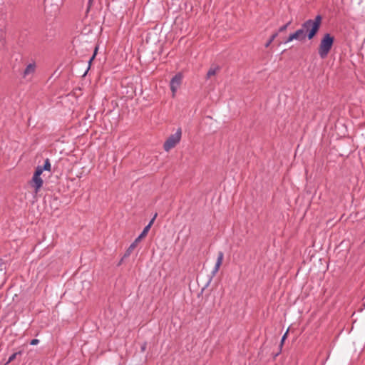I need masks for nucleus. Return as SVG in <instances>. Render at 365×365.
Returning <instances> with one entry per match:
<instances>
[{
    "label": "nucleus",
    "mask_w": 365,
    "mask_h": 365,
    "mask_svg": "<svg viewBox=\"0 0 365 365\" xmlns=\"http://www.w3.org/2000/svg\"><path fill=\"white\" fill-rule=\"evenodd\" d=\"M322 16L318 14L314 19H307L302 24L308 40H312L317 36L322 26Z\"/></svg>",
    "instance_id": "obj_1"
},
{
    "label": "nucleus",
    "mask_w": 365,
    "mask_h": 365,
    "mask_svg": "<svg viewBox=\"0 0 365 365\" xmlns=\"http://www.w3.org/2000/svg\"><path fill=\"white\" fill-rule=\"evenodd\" d=\"M334 41L335 38L331 34L326 33L324 34L318 48V53L322 59L327 57L334 43Z\"/></svg>",
    "instance_id": "obj_2"
},
{
    "label": "nucleus",
    "mask_w": 365,
    "mask_h": 365,
    "mask_svg": "<svg viewBox=\"0 0 365 365\" xmlns=\"http://www.w3.org/2000/svg\"><path fill=\"white\" fill-rule=\"evenodd\" d=\"M158 214L155 213L153 217L150 220L149 223L143 228L141 233L139 235V236L128 247V248L126 250L125 252L124 253V257H128L130 255V254L133 252L134 249L137 247V245L138 242H140L144 237H145L150 230L151 226L153 225Z\"/></svg>",
    "instance_id": "obj_3"
},
{
    "label": "nucleus",
    "mask_w": 365,
    "mask_h": 365,
    "mask_svg": "<svg viewBox=\"0 0 365 365\" xmlns=\"http://www.w3.org/2000/svg\"><path fill=\"white\" fill-rule=\"evenodd\" d=\"M182 137V129L178 128L175 133L170 135L163 144V148L165 151H169L175 148L176 145L180 141Z\"/></svg>",
    "instance_id": "obj_4"
},
{
    "label": "nucleus",
    "mask_w": 365,
    "mask_h": 365,
    "mask_svg": "<svg viewBox=\"0 0 365 365\" xmlns=\"http://www.w3.org/2000/svg\"><path fill=\"white\" fill-rule=\"evenodd\" d=\"M307 38V36L304 33V30L302 26L300 29L296 30L293 33L289 34L288 37L284 38L283 41L279 43V45L281 43H287L294 40L298 41L299 42H304Z\"/></svg>",
    "instance_id": "obj_5"
},
{
    "label": "nucleus",
    "mask_w": 365,
    "mask_h": 365,
    "mask_svg": "<svg viewBox=\"0 0 365 365\" xmlns=\"http://www.w3.org/2000/svg\"><path fill=\"white\" fill-rule=\"evenodd\" d=\"M223 257H224V253L222 252V251H220L218 252V254H217V262L215 263V268L214 269L212 270V274L211 276L209 277V279L207 281V282L206 283V284L205 285V287L201 289V292L200 293L198 294V297L200 295H201L202 294V292H204V290L209 286L210 283L211 282L212 279V277L215 275V274L218 272L220 266L222 265V261H223Z\"/></svg>",
    "instance_id": "obj_6"
},
{
    "label": "nucleus",
    "mask_w": 365,
    "mask_h": 365,
    "mask_svg": "<svg viewBox=\"0 0 365 365\" xmlns=\"http://www.w3.org/2000/svg\"><path fill=\"white\" fill-rule=\"evenodd\" d=\"M182 74L181 73H176L171 79L170 82V87L172 91V96L175 97V93L178 88L182 83Z\"/></svg>",
    "instance_id": "obj_7"
},
{
    "label": "nucleus",
    "mask_w": 365,
    "mask_h": 365,
    "mask_svg": "<svg viewBox=\"0 0 365 365\" xmlns=\"http://www.w3.org/2000/svg\"><path fill=\"white\" fill-rule=\"evenodd\" d=\"M43 184V180L41 176L33 175L29 181V185L34 189V192L38 193Z\"/></svg>",
    "instance_id": "obj_8"
},
{
    "label": "nucleus",
    "mask_w": 365,
    "mask_h": 365,
    "mask_svg": "<svg viewBox=\"0 0 365 365\" xmlns=\"http://www.w3.org/2000/svg\"><path fill=\"white\" fill-rule=\"evenodd\" d=\"M288 334H289V329L286 331V332L284 334V335L282 336V337L281 339V341H280V343L279 345V351L277 353H275L274 354H273L274 359H275L276 357L281 354L284 341L287 339Z\"/></svg>",
    "instance_id": "obj_9"
},
{
    "label": "nucleus",
    "mask_w": 365,
    "mask_h": 365,
    "mask_svg": "<svg viewBox=\"0 0 365 365\" xmlns=\"http://www.w3.org/2000/svg\"><path fill=\"white\" fill-rule=\"evenodd\" d=\"M36 65L35 63H29L24 71V77H26L27 75L30 73H33L35 71Z\"/></svg>",
    "instance_id": "obj_10"
},
{
    "label": "nucleus",
    "mask_w": 365,
    "mask_h": 365,
    "mask_svg": "<svg viewBox=\"0 0 365 365\" xmlns=\"http://www.w3.org/2000/svg\"><path fill=\"white\" fill-rule=\"evenodd\" d=\"M41 166L43 171H48V172L51 171V164L50 160L48 158H46L44 160L43 165H41Z\"/></svg>",
    "instance_id": "obj_11"
},
{
    "label": "nucleus",
    "mask_w": 365,
    "mask_h": 365,
    "mask_svg": "<svg viewBox=\"0 0 365 365\" xmlns=\"http://www.w3.org/2000/svg\"><path fill=\"white\" fill-rule=\"evenodd\" d=\"M22 353H23V351H19L15 352V353H14L13 354H11V355L9 356V358L8 361H6V363L5 364V365H7L8 364H9V363H11V361H13L14 359H16L17 356H19V355H21V354H22Z\"/></svg>",
    "instance_id": "obj_12"
},
{
    "label": "nucleus",
    "mask_w": 365,
    "mask_h": 365,
    "mask_svg": "<svg viewBox=\"0 0 365 365\" xmlns=\"http://www.w3.org/2000/svg\"><path fill=\"white\" fill-rule=\"evenodd\" d=\"M278 36V32H274L270 37L267 40V41L266 42V43L264 44V46L266 48H268L270 44L273 42V41Z\"/></svg>",
    "instance_id": "obj_13"
},
{
    "label": "nucleus",
    "mask_w": 365,
    "mask_h": 365,
    "mask_svg": "<svg viewBox=\"0 0 365 365\" xmlns=\"http://www.w3.org/2000/svg\"><path fill=\"white\" fill-rule=\"evenodd\" d=\"M219 67H216V68H210L209 69V71H207V78H210L211 76H214L216 74V72L217 70H219Z\"/></svg>",
    "instance_id": "obj_14"
},
{
    "label": "nucleus",
    "mask_w": 365,
    "mask_h": 365,
    "mask_svg": "<svg viewBox=\"0 0 365 365\" xmlns=\"http://www.w3.org/2000/svg\"><path fill=\"white\" fill-rule=\"evenodd\" d=\"M96 58V54H93L92 56L90 58L89 61H88V66L86 68V70L85 71V72L82 74V76L84 77L86 76L88 70L90 69L91 68V63L93 61V60Z\"/></svg>",
    "instance_id": "obj_15"
},
{
    "label": "nucleus",
    "mask_w": 365,
    "mask_h": 365,
    "mask_svg": "<svg viewBox=\"0 0 365 365\" xmlns=\"http://www.w3.org/2000/svg\"><path fill=\"white\" fill-rule=\"evenodd\" d=\"M291 24H292V20L289 21L287 24H285L284 25L279 27L278 31H277V32H278V34L279 33H282V32L285 31L287 29V28L290 26Z\"/></svg>",
    "instance_id": "obj_16"
},
{
    "label": "nucleus",
    "mask_w": 365,
    "mask_h": 365,
    "mask_svg": "<svg viewBox=\"0 0 365 365\" xmlns=\"http://www.w3.org/2000/svg\"><path fill=\"white\" fill-rule=\"evenodd\" d=\"M43 170L41 168V165H38L36 168L35 171H34L33 175L41 176V174L43 173Z\"/></svg>",
    "instance_id": "obj_17"
},
{
    "label": "nucleus",
    "mask_w": 365,
    "mask_h": 365,
    "mask_svg": "<svg viewBox=\"0 0 365 365\" xmlns=\"http://www.w3.org/2000/svg\"><path fill=\"white\" fill-rule=\"evenodd\" d=\"M38 343H39V340L37 339H33L30 341V344L33 345V346L37 345Z\"/></svg>",
    "instance_id": "obj_18"
},
{
    "label": "nucleus",
    "mask_w": 365,
    "mask_h": 365,
    "mask_svg": "<svg viewBox=\"0 0 365 365\" xmlns=\"http://www.w3.org/2000/svg\"><path fill=\"white\" fill-rule=\"evenodd\" d=\"M146 348H147V343H146V342H144V343L142 344L141 347H140L141 351H142V352H144V351H145Z\"/></svg>",
    "instance_id": "obj_19"
},
{
    "label": "nucleus",
    "mask_w": 365,
    "mask_h": 365,
    "mask_svg": "<svg viewBox=\"0 0 365 365\" xmlns=\"http://www.w3.org/2000/svg\"><path fill=\"white\" fill-rule=\"evenodd\" d=\"M98 45H96L95 46V48H94V51H93V54H96V56L97 55L98 53Z\"/></svg>",
    "instance_id": "obj_20"
},
{
    "label": "nucleus",
    "mask_w": 365,
    "mask_h": 365,
    "mask_svg": "<svg viewBox=\"0 0 365 365\" xmlns=\"http://www.w3.org/2000/svg\"><path fill=\"white\" fill-rule=\"evenodd\" d=\"M126 257H124V255L123 256V257L121 258V259L120 260V262L118 263V266H120L123 261L124 260V259H125Z\"/></svg>",
    "instance_id": "obj_21"
},
{
    "label": "nucleus",
    "mask_w": 365,
    "mask_h": 365,
    "mask_svg": "<svg viewBox=\"0 0 365 365\" xmlns=\"http://www.w3.org/2000/svg\"><path fill=\"white\" fill-rule=\"evenodd\" d=\"M92 0H89V1H91Z\"/></svg>",
    "instance_id": "obj_22"
}]
</instances>
